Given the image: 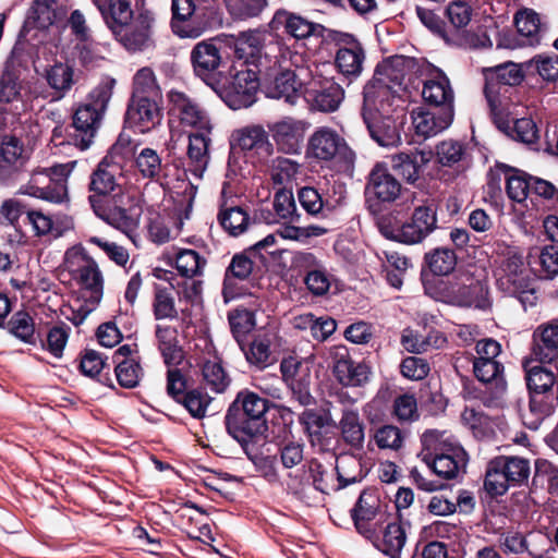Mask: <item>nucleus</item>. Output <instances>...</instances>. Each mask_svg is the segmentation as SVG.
<instances>
[{
  "mask_svg": "<svg viewBox=\"0 0 558 558\" xmlns=\"http://www.w3.org/2000/svg\"><path fill=\"white\" fill-rule=\"evenodd\" d=\"M307 129V122L291 117H286L269 126L277 149L287 155L301 153Z\"/></svg>",
  "mask_w": 558,
  "mask_h": 558,
  "instance_id": "nucleus-16",
  "label": "nucleus"
},
{
  "mask_svg": "<svg viewBox=\"0 0 558 558\" xmlns=\"http://www.w3.org/2000/svg\"><path fill=\"white\" fill-rule=\"evenodd\" d=\"M268 5V0H227L229 13L238 20L257 17Z\"/></svg>",
  "mask_w": 558,
  "mask_h": 558,
  "instance_id": "nucleus-56",
  "label": "nucleus"
},
{
  "mask_svg": "<svg viewBox=\"0 0 558 558\" xmlns=\"http://www.w3.org/2000/svg\"><path fill=\"white\" fill-rule=\"evenodd\" d=\"M121 171L105 158L90 174L89 203L94 213L104 221L121 230L132 241L143 214L142 197L135 192L123 191L119 180Z\"/></svg>",
  "mask_w": 558,
  "mask_h": 558,
  "instance_id": "nucleus-1",
  "label": "nucleus"
},
{
  "mask_svg": "<svg viewBox=\"0 0 558 558\" xmlns=\"http://www.w3.org/2000/svg\"><path fill=\"white\" fill-rule=\"evenodd\" d=\"M533 338L535 357L541 361H551L558 350V320L538 326Z\"/></svg>",
  "mask_w": 558,
  "mask_h": 558,
  "instance_id": "nucleus-39",
  "label": "nucleus"
},
{
  "mask_svg": "<svg viewBox=\"0 0 558 558\" xmlns=\"http://www.w3.org/2000/svg\"><path fill=\"white\" fill-rule=\"evenodd\" d=\"M171 11L172 31L182 38H197L208 28L206 23H187L195 12V3L193 0H172Z\"/></svg>",
  "mask_w": 558,
  "mask_h": 558,
  "instance_id": "nucleus-27",
  "label": "nucleus"
},
{
  "mask_svg": "<svg viewBox=\"0 0 558 558\" xmlns=\"http://www.w3.org/2000/svg\"><path fill=\"white\" fill-rule=\"evenodd\" d=\"M95 5L100 11L112 34L135 17L128 0H97Z\"/></svg>",
  "mask_w": 558,
  "mask_h": 558,
  "instance_id": "nucleus-36",
  "label": "nucleus"
},
{
  "mask_svg": "<svg viewBox=\"0 0 558 558\" xmlns=\"http://www.w3.org/2000/svg\"><path fill=\"white\" fill-rule=\"evenodd\" d=\"M307 155L322 161H330L338 156L352 155V151L336 130L320 126L308 138Z\"/></svg>",
  "mask_w": 558,
  "mask_h": 558,
  "instance_id": "nucleus-14",
  "label": "nucleus"
},
{
  "mask_svg": "<svg viewBox=\"0 0 558 558\" xmlns=\"http://www.w3.org/2000/svg\"><path fill=\"white\" fill-rule=\"evenodd\" d=\"M102 112L90 104L80 105L73 113L68 129V142L81 150L87 149L101 123Z\"/></svg>",
  "mask_w": 558,
  "mask_h": 558,
  "instance_id": "nucleus-12",
  "label": "nucleus"
},
{
  "mask_svg": "<svg viewBox=\"0 0 558 558\" xmlns=\"http://www.w3.org/2000/svg\"><path fill=\"white\" fill-rule=\"evenodd\" d=\"M411 117L416 134L430 137L448 129L453 121L454 113L435 108L429 110L416 108L412 111Z\"/></svg>",
  "mask_w": 558,
  "mask_h": 558,
  "instance_id": "nucleus-25",
  "label": "nucleus"
},
{
  "mask_svg": "<svg viewBox=\"0 0 558 558\" xmlns=\"http://www.w3.org/2000/svg\"><path fill=\"white\" fill-rule=\"evenodd\" d=\"M545 480L548 483V493L558 497V468L547 460H536L532 485H543Z\"/></svg>",
  "mask_w": 558,
  "mask_h": 558,
  "instance_id": "nucleus-61",
  "label": "nucleus"
},
{
  "mask_svg": "<svg viewBox=\"0 0 558 558\" xmlns=\"http://www.w3.org/2000/svg\"><path fill=\"white\" fill-rule=\"evenodd\" d=\"M48 85L60 95L68 93L74 84L73 69L62 62H57L46 70Z\"/></svg>",
  "mask_w": 558,
  "mask_h": 558,
  "instance_id": "nucleus-51",
  "label": "nucleus"
},
{
  "mask_svg": "<svg viewBox=\"0 0 558 558\" xmlns=\"http://www.w3.org/2000/svg\"><path fill=\"white\" fill-rule=\"evenodd\" d=\"M336 472L339 482L337 489L360 482L365 476L361 458L350 453L336 459Z\"/></svg>",
  "mask_w": 558,
  "mask_h": 558,
  "instance_id": "nucleus-43",
  "label": "nucleus"
},
{
  "mask_svg": "<svg viewBox=\"0 0 558 558\" xmlns=\"http://www.w3.org/2000/svg\"><path fill=\"white\" fill-rule=\"evenodd\" d=\"M154 17L147 11L140 12L126 25L113 33L116 39L130 51L146 49L151 43Z\"/></svg>",
  "mask_w": 558,
  "mask_h": 558,
  "instance_id": "nucleus-17",
  "label": "nucleus"
},
{
  "mask_svg": "<svg viewBox=\"0 0 558 558\" xmlns=\"http://www.w3.org/2000/svg\"><path fill=\"white\" fill-rule=\"evenodd\" d=\"M485 87L484 94L490 111L496 119L498 128L502 130L511 138L523 142V130L521 128V120L512 117H507L506 120L498 119L500 106V85L517 86L523 81L522 66L520 63L511 61L484 69Z\"/></svg>",
  "mask_w": 558,
  "mask_h": 558,
  "instance_id": "nucleus-5",
  "label": "nucleus"
},
{
  "mask_svg": "<svg viewBox=\"0 0 558 558\" xmlns=\"http://www.w3.org/2000/svg\"><path fill=\"white\" fill-rule=\"evenodd\" d=\"M168 113L170 122L177 121L184 128L211 132V122L207 112L187 94L172 89L168 93Z\"/></svg>",
  "mask_w": 558,
  "mask_h": 558,
  "instance_id": "nucleus-11",
  "label": "nucleus"
},
{
  "mask_svg": "<svg viewBox=\"0 0 558 558\" xmlns=\"http://www.w3.org/2000/svg\"><path fill=\"white\" fill-rule=\"evenodd\" d=\"M300 168L299 162L289 158L278 157L272 163L271 180L276 185L286 186L296 179Z\"/></svg>",
  "mask_w": 558,
  "mask_h": 558,
  "instance_id": "nucleus-58",
  "label": "nucleus"
},
{
  "mask_svg": "<svg viewBox=\"0 0 558 558\" xmlns=\"http://www.w3.org/2000/svg\"><path fill=\"white\" fill-rule=\"evenodd\" d=\"M300 83L291 70H283L274 77L270 97L284 99L290 105H295L299 96Z\"/></svg>",
  "mask_w": 558,
  "mask_h": 558,
  "instance_id": "nucleus-45",
  "label": "nucleus"
},
{
  "mask_svg": "<svg viewBox=\"0 0 558 558\" xmlns=\"http://www.w3.org/2000/svg\"><path fill=\"white\" fill-rule=\"evenodd\" d=\"M219 221L230 234L238 235L245 230L248 215L241 207H231L219 214Z\"/></svg>",
  "mask_w": 558,
  "mask_h": 558,
  "instance_id": "nucleus-64",
  "label": "nucleus"
},
{
  "mask_svg": "<svg viewBox=\"0 0 558 558\" xmlns=\"http://www.w3.org/2000/svg\"><path fill=\"white\" fill-rule=\"evenodd\" d=\"M313 100L316 108L324 112L338 109L344 97V90L333 80H316L312 82Z\"/></svg>",
  "mask_w": 558,
  "mask_h": 558,
  "instance_id": "nucleus-33",
  "label": "nucleus"
},
{
  "mask_svg": "<svg viewBox=\"0 0 558 558\" xmlns=\"http://www.w3.org/2000/svg\"><path fill=\"white\" fill-rule=\"evenodd\" d=\"M209 134L210 133L207 132L196 131L189 135L187 157L194 166L193 171L195 173H202L208 163Z\"/></svg>",
  "mask_w": 558,
  "mask_h": 558,
  "instance_id": "nucleus-46",
  "label": "nucleus"
},
{
  "mask_svg": "<svg viewBox=\"0 0 558 558\" xmlns=\"http://www.w3.org/2000/svg\"><path fill=\"white\" fill-rule=\"evenodd\" d=\"M476 378L485 384H492L494 390L490 396L483 393L481 398L483 404L487 408H494L499 404V399L506 390V384L501 377L504 367L497 361L475 360L473 363Z\"/></svg>",
  "mask_w": 558,
  "mask_h": 558,
  "instance_id": "nucleus-22",
  "label": "nucleus"
},
{
  "mask_svg": "<svg viewBox=\"0 0 558 558\" xmlns=\"http://www.w3.org/2000/svg\"><path fill=\"white\" fill-rule=\"evenodd\" d=\"M376 526V538L369 539L378 549L391 558H397L407 541L405 532L396 518Z\"/></svg>",
  "mask_w": 558,
  "mask_h": 558,
  "instance_id": "nucleus-31",
  "label": "nucleus"
},
{
  "mask_svg": "<svg viewBox=\"0 0 558 558\" xmlns=\"http://www.w3.org/2000/svg\"><path fill=\"white\" fill-rule=\"evenodd\" d=\"M300 260L310 268L304 278L308 291L317 296L325 295L330 288L331 276L322 267L312 253L301 254Z\"/></svg>",
  "mask_w": 558,
  "mask_h": 558,
  "instance_id": "nucleus-37",
  "label": "nucleus"
},
{
  "mask_svg": "<svg viewBox=\"0 0 558 558\" xmlns=\"http://www.w3.org/2000/svg\"><path fill=\"white\" fill-rule=\"evenodd\" d=\"M272 22L278 26H282L287 34L296 39H306L316 35L322 28L319 24L287 10H278Z\"/></svg>",
  "mask_w": 558,
  "mask_h": 558,
  "instance_id": "nucleus-35",
  "label": "nucleus"
},
{
  "mask_svg": "<svg viewBox=\"0 0 558 558\" xmlns=\"http://www.w3.org/2000/svg\"><path fill=\"white\" fill-rule=\"evenodd\" d=\"M379 501L371 492H362L351 515L357 532L367 539L376 538V526L386 522V514L378 511Z\"/></svg>",
  "mask_w": 558,
  "mask_h": 558,
  "instance_id": "nucleus-15",
  "label": "nucleus"
},
{
  "mask_svg": "<svg viewBox=\"0 0 558 558\" xmlns=\"http://www.w3.org/2000/svg\"><path fill=\"white\" fill-rule=\"evenodd\" d=\"M496 169L504 175L508 198L519 205L523 204V171L506 163H497Z\"/></svg>",
  "mask_w": 558,
  "mask_h": 558,
  "instance_id": "nucleus-54",
  "label": "nucleus"
},
{
  "mask_svg": "<svg viewBox=\"0 0 558 558\" xmlns=\"http://www.w3.org/2000/svg\"><path fill=\"white\" fill-rule=\"evenodd\" d=\"M275 335L268 331L257 332L246 343L239 344L248 364L264 369L276 362L274 354Z\"/></svg>",
  "mask_w": 558,
  "mask_h": 558,
  "instance_id": "nucleus-26",
  "label": "nucleus"
},
{
  "mask_svg": "<svg viewBox=\"0 0 558 558\" xmlns=\"http://www.w3.org/2000/svg\"><path fill=\"white\" fill-rule=\"evenodd\" d=\"M153 307L156 319H174L178 317L174 298L167 288H156Z\"/></svg>",
  "mask_w": 558,
  "mask_h": 558,
  "instance_id": "nucleus-59",
  "label": "nucleus"
},
{
  "mask_svg": "<svg viewBox=\"0 0 558 558\" xmlns=\"http://www.w3.org/2000/svg\"><path fill=\"white\" fill-rule=\"evenodd\" d=\"M436 155L439 163L451 167L465 159L466 147L462 142L446 140L437 145Z\"/></svg>",
  "mask_w": 558,
  "mask_h": 558,
  "instance_id": "nucleus-55",
  "label": "nucleus"
},
{
  "mask_svg": "<svg viewBox=\"0 0 558 558\" xmlns=\"http://www.w3.org/2000/svg\"><path fill=\"white\" fill-rule=\"evenodd\" d=\"M401 193V183L392 175L385 163L378 162L371 170L365 185L367 199L381 203L396 201Z\"/></svg>",
  "mask_w": 558,
  "mask_h": 558,
  "instance_id": "nucleus-18",
  "label": "nucleus"
},
{
  "mask_svg": "<svg viewBox=\"0 0 558 558\" xmlns=\"http://www.w3.org/2000/svg\"><path fill=\"white\" fill-rule=\"evenodd\" d=\"M526 372L525 380L530 391V410L537 415H544L546 413L544 395L551 389L555 375L544 366H533Z\"/></svg>",
  "mask_w": 558,
  "mask_h": 558,
  "instance_id": "nucleus-21",
  "label": "nucleus"
},
{
  "mask_svg": "<svg viewBox=\"0 0 558 558\" xmlns=\"http://www.w3.org/2000/svg\"><path fill=\"white\" fill-rule=\"evenodd\" d=\"M365 61L363 47L338 48L335 54V64L339 73L348 78L361 75Z\"/></svg>",
  "mask_w": 558,
  "mask_h": 558,
  "instance_id": "nucleus-40",
  "label": "nucleus"
},
{
  "mask_svg": "<svg viewBox=\"0 0 558 558\" xmlns=\"http://www.w3.org/2000/svg\"><path fill=\"white\" fill-rule=\"evenodd\" d=\"M76 161L34 168L28 182L22 186L26 195L51 203H62L68 195L66 182Z\"/></svg>",
  "mask_w": 558,
  "mask_h": 558,
  "instance_id": "nucleus-7",
  "label": "nucleus"
},
{
  "mask_svg": "<svg viewBox=\"0 0 558 558\" xmlns=\"http://www.w3.org/2000/svg\"><path fill=\"white\" fill-rule=\"evenodd\" d=\"M74 49L78 62L84 66L97 64L109 53L107 44L95 41L90 37L77 40Z\"/></svg>",
  "mask_w": 558,
  "mask_h": 558,
  "instance_id": "nucleus-48",
  "label": "nucleus"
},
{
  "mask_svg": "<svg viewBox=\"0 0 558 558\" xmlns=\"http://www.w3.org/2000/svg\"><path fill=\"white\" fill-rule=\"evenodd\" d=\"M64 267L84 291L87 300L97 305L104 294V276L96 260L83 248L73 246L65 252Z\"/></svg>",
  "mask_w": 558,
  "mask_h": 558,
  "instance_id": "nucleus-8",
  "label": "nucleus"
},
{
  "mask_svg": "<svg viewBox=\"0 0 558 558\" xmlns=\"http://www.w3.org/2000/svg\"><path fill=\"white\" fill-rule=\"evenodd\" d=\"M194 73L207 81L213 77L222 63L220 48L214 39L197 43L191 51Z\"/></svg>",
  "mask_w": 558,
  "mask_h": 558,
  "instance_id": "nucleus-24",
  "label": "nucleus"
},
{
  "mask_svg": "<svg viewBox=\"0 0 558 558\" xmlns=\"http://www.w3.org/2000/svg\"><path fill=\"white\" fill-rule=\"evenodd\" d=\"M529 73H537L545 81L558 80V56H537L525 63Z\"/></svg>",
  "mask_w": 558,
  "mask_h": 558,
  "instance_id": "nucleus-60",
  "label": "nucleus"
},
{
  "mask_svg": "<svg viewBox=\"0 0 558 558\" xmlns=\"http://www.w3.org/2000/svg\"><path fill=\"white\" fill-rule=\"evenodd\" d=\"M422 461L439 477L450 480L464 472L468 457L464 449L445 437V433L426 430L421 437Z\"/></svg>",
  "mask_w": 558,
  "mask_h": 558,
  "instance_id": "nucleus-4",
  "label": "nucleus"
},
{
  "mask_svg": "<svg viewBox=\"0 0 558 558\" xmlns=\"http://www.w3.org/2000/svg\"><path fill=\"white\" fill-rule=\"evenodd\" d=\"M462 423L469 427L476 438H488L494 434V422L483 411L468 405L461 413Z\"/></svg>",
  "mask_w": 558,
  "mask_h": 558,
  "instance_id": "nucleus-47",
  "label": "nucleus"
},
{
  "mask_svg": "<svg viewBox=\"0 0 558 558\" xmlns=\"http://www.w3.org/2000/svg\"><path fill=\"white\" fill-rule=\"evenodd\" d=\"M267 411L268 400L248 390L240 391L226 415L228 433L242 446L248 444L267 430Z\"/></svg>",
  "mask_w": 558,
  "mask_h": 558,
  "instance_id": "nucleus-2",
  "label": "nucleus"
},
{
  "mask_svg": "<svg viewBox=\"0 0 558 558\" xmlns=\"http://www.w3.org/2000/svg\"><path fill=\"white\" fill-rule=\"evenodd\" d=\"M437 228L436 210L430 205L418 206L411 218L400 227L390 230L381 228L383 233L395 241L405 244H417Z\"/></svg>",
  "mask_w": 558,
  "mask_h": 558,
  "instance_id": "nucleus-10",
  "label": "nucleus"
},
{
  "mask_svg": "<svg viewBox=\"0 0 558 558\" xmlns=\"http://www.w3.org/2000/svg\"><path fill=\"white\" fill-rule=\"evenodd\" d=\"M206 263V259L194 250H181L175 255V268L182 277L201 276Z\"/></svg>",
  "mask_w": 558,
  "mask_h": 558,
  "instance_id": "nucleus-53",
  "label": "nucleus"
},
{
  "mask_svg": "<svg viewBox=\"0 0 558 558\" xmlns=\"http://www.w3.org/2000/svg\"><path fill=\"white\" fill-rule=\"evenodd\" d=\"M522 480L523 459L501 456L488 463L484 488L492 497H497L511 486H520Z\"/></svg>",
  "mask_w": 558,
  "mask_h": 558,
  "instance_id": "nucleus-9",
  "label": "nucleus"
},
{
  "mask_svg": "<svg viewBox=\"0 0 558 558\" xmlns=\"http://www.w3.org/2000/svg\"><path fill=\"white\" fill-rule=\"evenodd\" d=\"M389 87L381 80L364 88L363 119L372 138L383 147H396L401 136L395 121L388 116Z\"/></svg>",
  "mask_w": 558,
  "mask_h": 558,
  "instance_id": "nucleus-3",
  "label": "nucleus"
},
{
  "mask_svg": "<svg viewBox=\"0 0 558 558\" xmlns=\"http://www.w3.org/2000/svg\"><path fill=\"white\" fill-rule=\"evenodd\" d=\"M28 160L22 142L15 136L5 135L0 141V178L8 180L20 172Z\"/></svg>",
  "mask_w": 558,
  "mask_h": 558,
  "instance_id": "nucleus-23",
  "label": "nucleus"
},
{
  "mask_svg": "<svg viewBox=\"0 0 558 558\" xmlns=\"http://www.w3.org/2000/svg\"><path fill=\"white\" fill-rule=\"evenodd\" d=\"M24 109L19 78L5 71L0 78V125L7 121V116L16 117Z\"/></svg>",
  "mask_w": 558,
  "mask_h": 558,
  "instance_id": "nucleus-29",
  "label": "nucleus"
},
{
  "mask_svg": "<svg viewBox=\"0 0 558 558\" xmlns=\"http://www.w3.org/2000/svg\"><path fill=\"white\" fill-rule=\"evenodd\" d=\"M339 428L347 445L356 449L362 448L365 439L364 424L356 410L344 409L342 411Z\"/></svg>",
  "mask_w": 558,
  "mask_h": 558,
  "instance_id": "nucleus-42",
  "label": "nucleus"
},
{
  "mask_svg": "<svg viewBox=\"0 0 558 558\" xmlns=\"http://www.w3.org/2000/svg\"><path fill=\"white\" fill-rule=\"evenodd\" d=\"M251 308L239 307L229 313V324L232 335L238 344H242L245 337L251 332L255 323V311L262 307V301L255 298L251 303Z\"/></svg>",
  "mask_w": 558,
  "mask_h": 558,
  "instance_id": "nucleus-38",
  "label": "nucleus"
},
{
  "mask_svg": "<svg viewBox=\"0 0 558 558\" xmlns=\"http://www.w3.org/2000/svg\"><path fill=\"white\" fill-rule=\"evenodd\" d=\"M56 0H35L28 10L26 24L32 27L47 28L56 20Z\"/></svg>",
  "mask_w": 558,
  "mask_h": 558,
  "instance_id": "nucleus-50",
  "label": "nucleus"
},
{
  "mask_svg": "<svg viewBox=\"0 0 558 558\" xmlns=\"http://www.w3.org/2000/svg\"><path fill=\"white\" fill-rule=\"evenodd\" d=\"M232 148H239L247 157L264 162L274 154L268 132L258 124L246 125L232 133Z\"/></svg>",
  "mask_w": 558,
  "mask_h": 558,
  "instance_id": "nucleus-13",
  "label": "nucleus"
},
{
  "mask_svg": "<svg viewBox=\"0 0 558 558\" xmlns=\"http://www.w3.org/2000/svg\"><path fill=\"white\" fill-rule=\"evenodd\" d=\"M441 293L445 302L456 306L485 308L488 304L484 271L475 266L459 269Z\"/></svg>",
  "mask_w": 558,
  "mask_h": 558,
  "instance_id": "nucleus-6",
  "label": "nucleus"
},
{
  "mask_svg": "<svg viewBox=\"0 0 558 558\" xmlns=\"http://www.w3.org/2000/svg\"><path fill=\"white\" fill-rule=\"evenodd\" d=\"M423 100L435 109L454 113V92L448 76L440 70L424 82Z\"/></svg>",
  "mask_w": 558,
  "mask_h": 558,
  "instance_id": "nucleus-20",
  "label": "nucleus"
},
{
  "mask_svg": "<svg viewBox=\"0 0 558 558\" xmlns=\"http://www.w3.org/2000/svg\"><path fill=\"white\" fill-rule=\"evenodd\" d=\"M332 357V371L343 386H361L369 378V368L364 363L355 364L344 345L333 347L330 351Z\"/></svg>",
  "mask_w": 558,
  "mask_h": 558,
  "instance_id": "nucleus-19",
  "label": "nucleus"
},
{
  "mask_svg": "<svg viewBox=\"0 0 558 558\" xmlns=\"http://www.w3.org/2000/svg\"><path fill=\"white\" fill-rule=\"evenodd\" d=\"M425 262L434 275L446 276L454 269L457 255L448 247H437L425 255Z\"/></svg>",
  "mask_w": 558,
  "mask_h": 558,
  "instance_id": "nucleus-52",
  "label": "nucleus"
},
{
  "mask_svg": "<svg viewBox=\"0 0 558 558\" xmlns=\"http://www.w3.org/2000/svg\"><path fill=\"white\" fill-rule=\"evenodd\" d=\"M135 168L144 179L159 182L166 177L168 166L162 162L157 150L145 147L135 156Z\"/></svg>",
  "mask_w": 558,
  "mask_h": 558,
  "instance_id": "nucleus-41",
  "label": "nucleus"
},
{
  "mask_svg": "<svg viewBox=\"0 0 558 558\" xmlns=\"http://www.w3.org/2000/svg\"><path fill=\"white\" fill-rule=\"evenodd\" d=\"M267 33L260 29L241 32L234 37V52L245 62L263 65V51L266 48Z\"/></svg>",
  "mask_w": 558,
  "mask_h": 558,
  "instance_id": "nucleus-32",
  "label": "nucleus"
},
{
  "mask_svg": "<svg viewBox=\"0 0 558 558\" xmlns=\"http://www.w3.org/2000/svg\"><path fill=\"white\" fill-rule=\"evenodd\" d=\"M391 169L407 182L414 183L418 180L421 170L432 159V151L411 149L400 151L390 157Z\"/></svg>",
  "mask_w": 558,
  "mask_h": 558,
  "instance_id": "nucleus-28",
  "label": "nucleus"
},
{
  "mask_svg": "<svg viewBox=\"0 0 558 558\" xmlns=\"http://www.w3.org/2000/svg\"><path fill=\"white\" fill-rule=\"evenodd\" d=\"M114 371L120 386L128 389L136 387L143 374L141 365L133 359L118 361Z\"/></svg>",
  "mask_w": 558,
  "mask_h": 558,
  "instance_id": "nucleus-62",
  "label": "nucleus"
},
{
  "mask_svg": "<svg viewBox=\"0 0 558 558\" xmlns=\"http://www.w3.org/2000/svg\"><path fill=\"white\" fill-rule=\"evenodd\" d=\"M374 440L379 449L397 451L403 446L404 434L395 425H384L376 429Z\"/></svg>",
  "mask_w": 558,
  "mask_h": 558,
  "instance_id": "nucleus-63",
  "label": "nucleus"
},
{
  "mask_svg": "<svg viewBox=\"0 0 558 558\" xmlns=\"http://www.w3.org/2000/svg\"><path fill=\"white\" fill-rule=\"evenodd\" d=\"M160 99V88L150 68L140 69L133 77V92L131 99Z\"/></svg>",
  "mask_w": 558,
  "mask_h": 558,
  "instance_id": "nucleus-49",
  "label": "nucleus"
},
{
  "mask_svg": "<svg viewBox=\"0 0 558 558\" xmlns=\"http://www.w3.org/2000/svg\"><path fill=\"white\" fill-rule=\"evenodd\" d=\"M159 99H131L126 110V121L138 129V132L146 133L160 123L161 113L158 107Z\"/></svg>",
  "mask_w": 558,
  "mask_h": 558,
  "instance_id": "nucleus-30",
  "label": "nucleus"
},
{
  "mask_svg": "<svg viewBox=\"0 0 558 558\" xmlns=\"http://www.w3.org/2000/svg\"><path fill=\"white\" fill-rule=\"evenodd\" d=\"M8 325L13 336L25 343H34L35 323L27 312L19 311L14 313Z\"/></svg>",
  "mask_w": 558,
  "mask_h": 558,
  "instance_id": "nucleus-57",
  "label": "nucleus"
},
{
  "mask_svg": "<svg viewBox=\"0 0 558 558\" xmlns=\"http://www.w3.org/2000/svg\"><path fill=\"white\" fill-rule=\"evenodd\" d=\"M203 383L210 390L221 393L230 385V377L222 367L221 360L218 356L207 359L202 362Z\"/></svg>",
  "mask_w": 558,
  "mask_h": 558,
  "instance_id": "nucleus-44",
  "label": "nucleus"
},
{
  "mask_svg": "<svg viewBox=\"0 0 558 558\" xmlns=\"http://www.w3.org/2000/svg\"><path fill=\"white\" fill-rule=\"evenodd\" d=\"M272 207L275 214L270 211L260 210L262 219L268 223H291L300 220V214L296 210L294 197L291 191L280 189L276 192Z\"/></svg>",
  "mask_w": 558,
  "mask_h": 558,
  "instance_id": "nucleus-34",
  "label": "nucleus"
}]
</instances>
